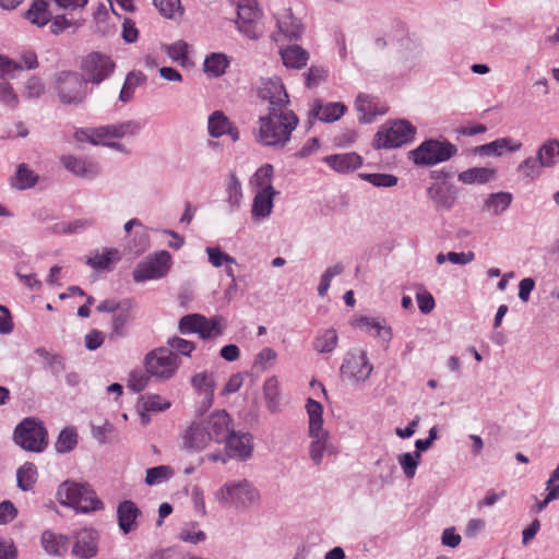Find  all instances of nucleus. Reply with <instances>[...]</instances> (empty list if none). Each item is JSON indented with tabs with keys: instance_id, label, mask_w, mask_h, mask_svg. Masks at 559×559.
Returning <instances> with one entry per match:
<instances>
[{
	"instance_id": "obj_1",
	"label": "nucleus",
	"mask_w": 559,
	"mask_h": 559,
	"mask_svg": "<svg viewBox=\"0 0 559 559\" xmlns=\"http://www.w3.org/2000/svg\"><path fill=\"white\" fill-rule=\"evenodd\" d=\"M298 123L297 115L289 108L269 111L259 119L257 141L264 146L283 148Z\"/></svg>"
},
{
	"instance_id": "obj_2",
	"label": "nucleus",
	"mask_w": 559,
	"mask_h": 559,
	"mask_svg": "<svg viewBox=\"0 0 559 559\" xmlns=\"http://www.w3.org/2000/svg\"><path fill=\"white\" fill-rule=\"evenodd\" d=\"M60 504L70 507L75 512L90 513L104 509V503L97 498L95 490L87 483L66 480L57 489Z\"/></svg>"
},
{
	"instance_id": "obj_3",
	"label": "nucleus",
	"mask_w": 559,
	"mask_h": 559,
	"mask_svg": "<svg viewBox=\"0 0 559 559\" xmlns=\"http://www.w3.org/2000/svg\"><path fill=\"white\" fill-rule=\"evenodd\" d=\"M309 416L310 457L316 465L321 464L324 452L329 449V432L323 429V406L313 399L306 404Z\"/></svg>"
},
{
	"instance_id": "obj_4",
	"label": "nucleus",
	"mask_w": 559,
	"mask_h": 559,
	"mask_svg": "<svg viewBox=\"0 0 559 559\" xmlns=\"http://www.w3.org/2000/svg\"><path fill=\"white\" fill-rule=\"evenodd\" d=\"M13 441L27 452L40 453L48 445V432L40 419L26 417L15 427Z\"/></svg>"
},
{
	"instance_id": "obj_5",
	"label": "nucleus",
	"mask_w": 559,
	"mask_h": 559,
	"mask_svg": "<svg viewBox=\"0 0 559 559\" xmlns=\"http://www.w3.org/2000/svg\"><path fill=\"white\" fill-rule=\"evenodd\" d=\"M55 91L58 99L64 105L78 106L87 96V83L75 71H59L53 76Z\"/></svg>"
},
{
	"instance_id": "obj_6",
	"label": "nucleus",
	"mask_w": 559,
	"mask_h": 559,
	"mask_svg": "<svg viewBox=\"0 0 559 559\" xmlns=\"http://www.w3.org/2000/svg\"><path fill=\"white\" fill-rule=\"evenodd\" d=\"M215 500L221 504L246 508L259 500L258 489L247 479L225 483L215 493Z\"/></svg>"
},
{
	"instance_id": "obj_7",
	"label": "nucleus",
	"mask_w": 559,
	"mask_h": 559,
	"mask_svg": "<svg viewBox=\"0 0 559 559\" xmlns=\"http://www.w3.org/2000/svg\"><path fill=\"white\" fill-rule=\"evenodd\" d=\"M457 153L456 145L438 140H426L409 152V158L420 166H430L447 162Z\"/></svg>"
},
{
	"instance_id": "obj_8",
	"label": "nucleus",
	"mask_w": 559,
	"mask_h": 559,
	"mask_svg": "<svg viewBox=\"0 0 559 559\" xmlns=\"http://www.w3.org/2000/svg\"><path fill=\"white\" fill-rule=\"evenodd\" d=\"M180 362L179 356L167 347L151 350L144 359L147 373L162 380L174 377Z\"/></svg>"
},
{
	"instance_id": "obj_9",
	"label": "nucleus",
	"mask_w": 559,
	"mask_h": 559,
	"mask_svg": "<svg viewBox=\"0 0 559 559\" xmlns=\"http://www.w3.org/2000/svg\"><path fill=\"white\" fill-rule=\"evenodd\" d=\"M115 68L116 64L109 56L93 51L82 59L80 74L87 84L98 85L111 75Z\"/></svg>"
},
{
	"instance_id": "obj_10",
	"label": "nucleus",
	"mask_w": 559,
	"mask_h": 559,
	"mask_svg": "<svg viewBox=\"0 0 559 559\" xmlns=\"http://www.w3.org/2000/svg\"><path fill=\"white\" fill-rule=\"evenodd\" d=\"M416 128L406 120L394 121L390 127L377 132L374 146L377 148L400 147L414 139Z\"/></svg>"
},
{
	"instance_id": "obj_11",
	"label": "nucleus",
	"mask_w": 559,
	"mask_h": 559,
	"mask_svg": "<svg viewBox=\"0 0 559 559\" xmlns=\"http://www.w3.org/2000/svg\"><path fill=\"white\" fill-rule=\"evenodd\" d=\"M171 264L169 252L162 250L140 262L132 272L133 281L142 283L164 277Z\"/></svg>"
},
{
	"instance_id": "obj_12",
	"label": "nucleus",
	"mask_w": 559,
	"mask_h": 559,
	"mask_svg": "<svg viewBox=\"0 0 559 559\" xmlns=\"http://www.w3.org/2000/svg\"><path fill=\"white\" fill-rule=\"evenodd\" d=\"M258 96L269 103V111L288 109L289 96L278 76L262 78L258 87Z\"/></svg>"
},
{
	"instance_id": "obj_13",
	"label": "nucleus",
	"mask_w": 559,
	"mask_h": 559,
	"mask_svg": "<svg viewBox=\"0 0 559 559\" xmlns=\"http://www.w3.org/2000/svg\"><path fill=\"white\" fill-rule=\"evenodd\" d=\"M373 370L365 350L349 352L342 366L341 376L350 382L359 383L369 379Z\"/></svg>"
},
{
	"instance_id": "obj_14",
	"label": "nucleus",
	"mask_w": 559,
	"mask_h": 559,
	"mask_svg": "<svg viewBox=\"0 0 559 559\" xmlns=\"http://www.w3.org/2000/svg\"><path fill=\"white\" fill-rule=\"evenodd\" d=\"M226 444V456L241 462L251 459L253 453V437L249 432L233 430L224 441Z\"/></svg>"
},
{
	"instance_id": "obj_15",
	"label": "nucleus",
	"mask_w": 559,
	"mask_h": 559,
	"mask_svg": "<svg viewBox=\"0 0 559 559\" xmlns=\"http://www.w3.org/2000/svg\"><path fill=\"white\" fill-rule=\"evenodd\" d=\"M238 28L250 39H258L262 35L260 25V11L253 3L238 5Z\"/></svg>"
},
{
	"instance_id": "obj_16",
	"label": "nucleus",
	"mask_w": 559,
	"mask_h": 559,
	"mask_svg": "<svg viewBox=\"0 0 559 559\" xmlns=\"http://www.w3.org/2000/svg\"><path fill=\"white\" fill-rule=\"evenodd\" d=\"M211 441L224 442L233 431V420L226 411L212 413L202 421Z\"/></svg>"
},
{
	"instance_id": "obj_17",
	"label": "nucleus",
	"mask_w": 559,
	"mask_h": 559,
	"mask_svg": "<svg viewBox=\"0 0 559 559\" xmlns=\"http://www.w3.org/2000/svg\"><path fill=\"white\" fill-rule=\"evenodd\" d=\"M427 195L437 210H451L457 199L456 188L452 183L438 182L427 189Z\"/></svg>"
},
{
	"instance_id": "obj_18",
	"label": "nucleus",
	"mask_w": 559,
	"mask_h": 559,
	"mask_svg": "<svg viewBox=\"0 0 559 559\" xmlns=\"http://www.w3.org/2000/svg\"><path fill=\"white\" fill-rule=\"evenodd\" d=\"M211 439L202 421H193L182 433V448L199 452L205 449Z\"/></svg>"
},
{
	"instance_id": "obj_19",
	"label": "nucleus",
	"mask_w": 559,
	"mask_h": 559,
	"mask_svg": "<svg viewBox=\"0 0 559 559\" xmlns=\"http://www.w3.org/2000/svg\"><path fill=\"white\" fill-rule=\"evenodd\" d=\"M60 162L66 169L84 179H93L99 174L97 163L91 159L79 158L73 155H63Z\"/></svg>"
},
{
	"instance_id": "obj_20",
	"label": "nucleus",
	"mask_w": 559,
	"mask_h": 559,
	"mask_svg": "<svg viewBox=\"0 0 559 559\" xmlns=\"http://www.w3.org/2000/svg\"><path fill=\"white\" fill-rule=\"evenodd\" d=\"M347 110L343 103L322 104L321 99H316L309 111V118L318 119L325 123L337 121Z\"/></svg>"
},
{
	"instance_id": "obj_21",
	"label": "nucleus",
	"mask_w": 559,
	"mask_h": 559,
	"mask_svg": "<svg viewBox=\"0 0 559 559\" xmlns=\"http://www.w3.org/2000/svg\"><path fill=\"white\" fill-rule=\"evenodd\" d=\"M277 191L274 187H267L264 190H259L253 198L251 216L253 221L260 222L267 218L274 206V197Z\"/></svg>"
},
{
	"instance_id": "obj_22",
	"label": "nucleus",
	"mask_w": 559,
	"mask_h": 559,
	"mask_svg": "<svg viewBox=\"0 0 559 559\" xmlns=\"http://www.w3.org/2000/svg\"><path fill=\"white\" fill-rule=\"evenodd\" d=\"M140 515L141 510L131 500H123L117 506L118 526L124 535L136 530Z\"/></svg>"
},
{
	"instance_id": "obj_23",
	"label": "nucleus",
	"mask_w": 559,
	"mask_h": 559,
	"mask_svg": "<svg viewBox=\"0 0 559 559\" xmlns=\"http://www.w3.org/2000/svg\"><path fill=\"white\" fill-rule=\"evenodd\" d=\"M112 140H118L117 128L115 123L91 129L88 142L93 145H106L120 152H126L122 144L114 142Z\"/></svg>"
},
{
	"instance_id": "obj_24",
	"label": "nucleus",
	"mask_w": 559,
	"mask_h": 559,
	"mask_svg": "<svg viewBox=\"0 0 559 559\" xmlns=\"http://www.w3.org/2000/svg\"><path fill=\"white\" fill-rule=\"evenodd\" d=\"M72 552L80 558L90 559L97 554V540L95 532L83 530L75 535Z\"/></svg>"
},
{
	"instance_id": "obj_25",
	"label": "nucleus",
	"mask_w": 559,
	"mask_h": 559,
	"mask_svg": "<svg viewBox=\"0 0 559 559\" xmlns=\"http://www.w3.org/2000/svg\"><path fill=\"white\" fill-rule=\"evenodd\" d=\"M522 147L520 141H515L512 138H500L490 143H486L476 147L475 152L484 156H501L506 151L516 152Z\"/></svg>"
},
{
	"instance_id": "obj_26",
	"label": "nucleus",
	"mask_w": 559,
	"mask_h": 559,
	"mask_svg": "<svg viewBox=\"0 0 559 559\" xmlns=\"http://www.w3.org/2000/svg\"><path fill=\"white\" fill-rule=\"evenodd\" d=\"M280 55L283 64L289 69H301L306 67L310 58L309 52L296 44L281 48Z\"/></svg>"
},
{
	"instance_id": "obj_27",
	"label": "nucleus",
	"mask_w": 559,
	"mask_h": 559,
	"mask_svg": "<svg viewBox=\"0 0 559 559\" xmlns=\"http://www.w3.org/2000/svg\"><path fill=\"white\" fill-rule=\"evenodd\" d=\"M324 162L338 173H349L357 169L362 159L356 153H345L325 156Z\"/></svg>"
},
{
	"instance_id": "obj_28",
	"label": "nucleus",
	"mask_w": 559,
	"mask_h": 559,
	"mask_svg": "<svg viewBox=\"0 0 559 559\" xmlns=\"http://www.w3.org/2000/svg\"><path fill=\"white\" fill-rule=\"evenodd\" d=\"M135 307L133 299L126 298L121 300L120 308L115 312L111 322L112 333L117 336L126 334V325L132 319V311Z\"/></svg>"
},
{
	"instance_id": "obj_29",
	"label": "nucleus",
	"mask_w": 559,
	"mask_h": 559,
	"mask_svg": "<svg viewBox=\"0 0 559 559\" xmlns=\"http://www.w3.org/2000/svg\"><path fill=\"white\" fill-rule=\"evenodd\" d=\"M69 537L57 534L50 530H46L41 534V546L50 556H61L67 551Z\"/></svg>"
},
{
	"instance_id": "obj_30",
	"label": "nucleus",
	"mask_w": 559,
	"mask_h": 559,
	"mask_svg": "<svg viewBox=\"0 0 559 559\" xmlns=\"http://www.w3.org/2000/svg\"><path fill=\"white\" fill-rule=\"evenodd\" d=\"M50 0H33L25 17L34 25L45 26L51 19Z\"/></svg>"
},
{
	"instance_id": "obj_31",
	"label": "nucleus",
	"mask_w": 559,
	"mask_h": 559,
	"mask_svg": "<svg viewBox=\"0 0 559 559\" xmlns=\"http://www.w3.org/2000/svg\"><path fill=\"white\" fill-rule=\"evenodd\" d=\"M191 384L198 393L204 396V403L210 406L213 402L215 390L213 373L207 371L195 373L191 378Z\"/></svg>"
},
{
	"instance_id": "obj_32",
	"label": "nucleus",
	"mask_w": 559,
	"mask_h": 559,
	"mask_svg": "<svg viewBox=\"0 0 559 559\" xmlns=\"http://www.w3.org/2000/svg\"><path fill=\"white\" fill-rule=\"evenodd\" d=\"M496 177V169L488 167H473L459 174V180L465 185H484Z\"/></svg>"
},
{
	"instance_id": "obj_33",
	"label": "nucleus",
	"mask_w": 559,
	"mask_h": 559,
	"mask_svg": "<svg viewBox=\"0 0 559 559\" xmlns=\"http://www.w3.org/2000/svg\"><path fill=\"white\" fill-rule=\"evenodd\" d=\"M355 109L359 114L358 120L360 123H370L374 120L376 116L380 114L377 110L374 99L367 94H358L355 102Z\"/></svg>"
},
{
	"instance_id": "obj_34",
	"label": "nucleus",
	"mask_w": 559,
	"mask_h": 559,
	"mask_svg": "<svg viewBox=\"0 0 559 559\" xmlns=\"http://www.w3.org/2000/svg\"><path fill=\"white\" fill-rule=\"evenodd\" d=\"M263 396L266 403V408L271 413H277L280 411L281 402V388L277 377L272 376L264 381Z\"/></svg>"
},
{
	"instance_id": "obj_35",
	"label": "nucleus",
	"mask_w": 559,
	"mask_h": 559,
	"mask_svg": "<svg viewBox=\"0 0 559 559\" xmlns=\"http://www.w3.org/2000/svg\"><path fill=\"white\" fill-rule=\"evenodd\" d=\"M277 26L280 31L288 38V39H298L302 33V24L300 20L293 16L290 10L285 11L277 19Z\"/></svg>"
},
{
	"instance_id": "obj_36",
	"label": "nucleus",
	"mask_w": 559,
	"mask_h": 559,
	"mask_svg": "<svg viewBox=\"0 0 559 559\" xmlns=\"http://www.w3.org/2000/svg\"><path fill=\"white\" fill-rule=\"evenodd\" d=\"M229 66V60L226 55L222 52L210 53L203 63L204 72L212 78H219Z\"/></svg>"
},
{
	"instance_id": "obj_37",
	"label": "nucleus",
	"mask_w": 559,
	"mask_h": 559,
	"mask_svg": "<svg viewBox=\"0 0 559 559\" xmlns=\"http://www.w3.org/2000/svg\"><path fill=\"white\" fill-rule=\"evenodd\" d=\"M513 197L509 192L491 193L484 202V210L492 215H500L510 206Z\"/></svg>"
},
{
	"instance_id": "obj_38",
	"label": "nucleus",
	"mask_w": 559,
	"mask_h": 559,
	"mask_svg": "<svg viewBox=\"0 0 559 559\" xmlns=\"http://www.w3.org/2000/svg\"><path fill=\"white\" fill-rule=\"evenodd\" d=\"M337 343V332L334 329H326L316 336L313 348L319 354L332 353L336 348Z\"/></svg>"
},
{
	"instance_id": "obj_39",
	"label": "nucleus",
	"mask_w": 559,
	"mask_h": 559,
	"mask_svg": "<svg viewBox=\"0 0 559 559\" xmlns=\"http://www.w3.org/2000/svg\"><path fill=\"white\" fill-rule=\"evenodd\" d=\"M226 195L230 211H236L240 206L243 194L241 182L235 173H231L226 181Z\"/></svg>"
},
{
	"instance_id": "obj_40",
	"label": "nucleus",
	"mask_w": 559,
	"mask_h": 559,
	"mask_svg": "<svg viewBox=\"0 0 559 559\" xmlns=\"http://www.w3.org/2000/svg\"><path fill=\"white\" fill-rule=\"evenodd\" d=\"M37 481V468L33 463L26 462L16 471V485L23 491L33 489Z\"/></svg>"
},
{
	"instance_id": "obj_41",
	"label": "nucleus",
	"mask_w": 559,
	"mask_h": 559,
	"mask_svg": "<svg viewBox=\"0 0 559 559\" xmlns=\"http://www.w3.org/2000/svg\"><path fill=\"white\" fill-rule=\"evenodd\" d=\"M223 322L224 319L221 316H214L210 319L205 317V322L200 323L199 336L202 340H213L221 336L224 333Z\"/></svg>"
},
{
	"instance_id": "obj_42",
	"label": "nucleus",
	"mask_w": 559,
	"mask_h": 559,
	"mask_svg": "<svg viewBox=\"0 0 559 559\" xmlns=\"http://www.w3.org/2000/svg\"><path fill=\"white\" fill-rule=\"evenodd\" d=\"M188 47L189 46L186 41L178 40L174 44L165 45L164 50L173 61L179 63L183 68H187L190 66Z\"/></svg>"
},
{
	"instance_id": "obj_43",
	"label": "nucleus",
	"mask_w": 559,
	"mask_h": 559,
	"mask_svg": "<svg viewBox=\"0 0 559 559\" xmlns=\"http://www.w3.org/2000/svg\"><path fill=\"white\" fill-rule=\"evenodd\" d=\"M537 157L545 167H551L557 163L559 157V141L548 140L537 151Z\"/></svg>"
},
{
	"instance_id": "obj_44",
	"label": "nucleus",
	"mask_w": 559,
	"mask_h": 559,
	"mask_svg": "<svg viewBox=\"0 0 559 559\" xmlns=\"http://www.w3.org/2000/svg\"><path fill=\"white\" fill-rule=\"evenodd\" d=\"M170 402L158 394L141 395L138 408L150 412H164L170 407Z\"/></svg>"
},
{
	"instance_id": "obj_45",
	"label": "nucleus",
	"mask_w": 559,
	"mask_h": 559,
	"mask_svg": "<svg viewBox=\"0 0 559 559\" xmlns=\"http://www.w3.org/2000/svg\"><path fill=\"white\" fill-rule=\"evenodd\" d=\"M230 121L222 111H214L209 117L207 129L213 138H219L229 131Z\"/></svg>"
},
{
	"instance_id": "obj_46",
	"label": "nucleus",
	"mask_w": 559,
	"mask_h": 559,
	"mask_svg": "<svg viewBox=\"0 0 559 559\" xmlns=\"http://www.w3.org/2000/svg\"><path fill=\"white\" fill-rule=\"evenodd\" d=\"M78 443V433L74 428H64L60 431L55 449L58 453H68L72 451Z\"/></svg>"
},
{
	"instance_id": "obj_47",
	"label": "nucleus",
	"mask_w": 559,
	"mask_h": 559,
	"mask_svg": "<svg viewBox=\"0 0 559 559\" xmlns=\"http://www.w3.org/2000/svg\"><path fill=\"white\" fill-rule=\"evenodd\" d=\"M420 460L421 454L419 452H406L397 456V462L406 478L412 479L415 476Z\"/></svg>"
},
{
	"instance_id": "obj_48",
	"label": "nucleus",
	"mask_w": 559,
	"mask_h": 559,
	"mask_svg": "<svg viewBox=\"0 0 559 559\" xmlns=\"http://www.w3.org/2000/svg\"><path fill=\"white\" fill-rule=\"evenodd\" d=\"M357 325L360 328H365L368 332L374 331V335L386 343H389L392 338L391 328L383 326L380 324V322L373 319L361 317L360 319L357 320Z\"/></svg>"
},
{
	"instance_id": "obj_49",
	"label": "nucleus",
	"mask_w": 559,
	"mask_h": 559,
	"mask_svg": "<svg viewBox=\"0 0 559 559\" xmlns=\"http://www.w3.org/2000/svg\"><path fill=\"white\" fill-rule=\"evenodd\" d=\"M174 472L170 466L158 465L146 469L145 484L147 486H155L171 478Z\"/></svg>"
},
{
	"instance_id": "obj_50",
	"label": "nucleus",
	"mask_w": 559,
	"mask_h": 559,
	"mask_svg": "<svg viewBox=\"0 0 559 559\" xmlns=\"http://www.w3.org/2000/svg\"><path fill=\"white\" fill-rule=\"evenodd\" d=\"M544 167V164H542L538 157H527L518 166V173L525 179L532 181L542 174Z\"/></svg>"
},
{
	"instance_id": "obj_51",
	"label": "nucleus",
	"mask_w": 559,
	"mask_h": 559,
	"mask_svg": "<svg viewBox=\"0 0 559 559\" xmlns=\"http://www.w3.org/2000/svg\"><path fill=\"white\" fill-rule=\"evenodd\" d=\"M159 14L166 19H174L176 14H183V7L180 0H152Z\"/></svg>"
},
{
	"instance_id": "obj_52",
	"label": "nucleus",
	"mask_w": 559,
	"mask_h": 559,
	"mask_svg": "<svg viewBox=\"0 0 559 559\" xmlns=\"http://www.w3.org/2000/svg\"><path fill=\"white\" fill-rule=\"evenodd\" d=\"M36 179L37 177L34 173L25 164H21L16 169L15 176L12 178V186L21 190L27 189L36 183Z\"/></svg>"
},
{
	"instance_id": "obj_53",
	"label": "nucleus",
	"mask_w": 559,
	"mask_h": 559,
	"mask_svg": "<svg viewBox=\"0 0 559 559\" xmlns=\"http://www.w3.org/2000/svg\"><path fill=\"white\" fill-rule=\"evenodd\" d=\"M205 322V317L199 313L183 316L179 320L178 330L181 334L198 333L200 323Z\"/></svg>"
},
{
	"instance_id": "obj_54",
	"label": "nucleus",
	"mask_w": 559,
	"mask_h": 559,
	"mask_svg": "<svg viewBox=\"0 0 559 559\" xmlns=\"http://www.w3.org/2000/svg\"><path fill=\"white\" fill-rule=\"evenodd\" d=\"M276 358L277 354L273 348L264 347L257 354L253 362V368L262 372L266 371L267 369L271 368L272 364L275 361Z\"/></svg>"
},
{
	"instance_id": "obj_55",
	"label": "nucleus",
	"mask_w": 559,
	"mask_h": 559,
	"mask_svg": "<svg viewBox=\"0 0 559 559\" xmlns=\"http://www.w3.org/2000/svg\"><path fill=\"white\" fill-rule=\"evenodd\" d=\"M274 168L271 164H264L261 166L253 176V181L260 190H264L267 187H273L271 180L273 178Z\"/></svg>"
},
{
	"instance_id": "obj_56",
	"label": "nucleus",
	"mask_w": 559,
	"mask_h": 559,
	"mask_svg": "<svg viewBox=\"0 0 559 559\" xmlns=\"http://www.w3.org/2000/svg\"><path fill=\"white\" fill-rule=\"evenodd\" d=\"M360 177L374 187L389 188L397 183V178L390 174H360Z\"/></svg>"
},
{
	"instance_id": "obj_57",
	"label": "nucleus",
	"mask_w": 559,
	"mask_h": 559,
	"mask_svg": "<svg viewBox=\"0 0 559 559\" xmlns=\"http://www.w3.org/2000/svg\"><path fill=\"white\" fill-rule=\"evenodd\" d=\"M206 253L209 255L210 263L215 267H221L223 264H235L236 260L223 252L218 247H207Z\"/></svg>"
},
{
	"instance_id": "obj_58",
	"label": "nucleus",
	"mask_w": 559,
	"mask_h": 559,
	"mask_svg": "<svg viewBox=\"0 0 559 559\" xmlns=\"http://www.w3.org/2000/svg\"><path fill=\"white\" fill-rule=\"evenodd\" d=\"M151 377L152 376L150 373H147L146 370L145 371H142V370L132 371L130 373L128 388L130 390H132L133 392L139 393L147 386Z\"/></svg>"
},
{
	"instance_id": "obj_59",
	"label": "nucleus",
	"mask_w": 559,
	"mask_h": 559,
	"mask_svg": "<svg viewBox=\"0 0 559 559\" xmlns=\"http://www.w3.org/2000/svg\"><path fill=\"white\" fill-rule=\"evenodd\" d=\"M111 255H118V250L107 249L100 254L97 253L95 257L88 258L86 263L95 270L107 269L112 260Z\"/></svg>"
},
{
	"instance_id": "obj_60",
	"label": "nucleus",
	"mask_w": 559,
	"mask_h": 559,
	"mask_svg": "<svg viewBox=\"0 0 559 559\" xmlns=\"http://www.w3.org/2000/svg\"><path fill=\"white\" fill-rule=\"evenodd\" d=\"M167 344L169 349L175 350L183 356H190L195 348V344L193 342L183 340L178 336L168 338Z\"/></svg>"
},
{
	"instance_id": "obj_61",
	"label": "nucleus",
	"mask_w": 559,
	"mask_h": 559,
	"mask_svg": "<svg viewBox=\"0 0 559 559\" xmlns=\"http://www.w3.org/2000/svg\"><path fill=\"white\" fill-rule=\"evenodd\" d=\"M0 102L12 109L19 105V96L8 82H0Z\"/></svg>"
},
{
	"instance_id": "obj_62",
	"label": "nucleus",
	"mask_w": 559,
	"mask_h": 559,
	"mask_svg": "<svg viewBox=\"0 0 559 559\" xmlns=\"http://www.w3.org/2000/svg\"><path fill=\"white\" fill-rule=\"evenodd\" d=\"M326 75L328 71L324 68L318 66L310 67L305 73L307 87L311 88L318 86L326 79Z\"/></svg>"
},
{
	"instance_id": "obj_63",
	"label": "nucleus",
	"mask_w": 559,
	"mask_h": 559,
	"mask_svg": "<svg viewBox=\"0 0 559 559\" xmlns=\"http://www.w3.org/2000/svg\"><path fill=\"white\" fill-rule=\"evenodd\" d=\"M50 21H51V23H50L49 28H50L51 34H53V35H59L62 32H64L66 29L71 28V27H73V28L79 27V24H76L72 20H68L64 15H56V16L51 15Z\"/></svg>"
},
{
	"instance_id": "obj_64",
	"label": "nucleus",
	"mask_w": 559,
	"mask_h": 559,
	"mask_svg": "<svg viewBox=\"0 0 559 559\" xmlns=\"http://www.w3.org/2000/svg\"><path fill=\"white\" fill-rule=\"evenodd\" d=\"M115 124L117 128L118 139L134 136L140 132L142 128L141 123L136 120H128Z\"/></svg>"
}]
</instances>
